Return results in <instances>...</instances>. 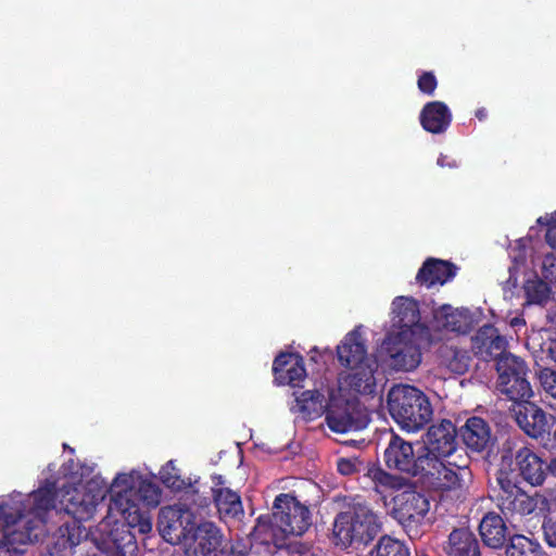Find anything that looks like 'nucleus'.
Here are the masks:
<instances>
[{
    "label": "nucleus",
    "instance_id": "nucleus-14",
    "mask_svg": "<svg viewBox=\"0 0 556 556\" xmlns=\"http://www.w3.org/2000/svg\"><path fill=\"white\" fill-rule=\"evenodd\" d=\"M391 330L395 332L429 333L428 328L420 321L418 302L410 296H396L391 303Z\"/></svg>",
    "mask_w": 556,
    "mask_h": 556
},
{
    "label": "nucleus",
    "instance_id": "nucleus-12",
    "mask_svg": "<svg viewBox=\"0 0 556 556\" xmlns=\"http://www.w3.org/2000/svg\"><path fill=\"white\" fill-rule=\"evenodd\" d=\"M430 509L428 498L412 490L399 492L393 497L392 516L403 527L409 538L415 539L420 535L419 528Z\"/></svg>",
    "mask_w": 556,
    "mask_h": 556
},
{
    "label": "nucleus",
    "instance_id": "nucleus-45",
    "mask_svg": "<svg viewBox=\"0 0 556 556\" xmlns=\"http://www.w3.org/2000/svg\"><path fill=\"white\" fill-rule=\"evenodd\" d=\"M476 116L479 118V119H483L485 116H486V112L484 109H480L476 112Z\"/></svg>",
    "mask_w": 556,
    "mask_h": 556
},
{
    "label": "nucleus",
    "instance_id": "nucleus-41",
    "mask_svg": "<svg viewBox=\"0 0 556 556\" xmlns=\"http://www.w3.org/2000/svg\"><path fill=\"white\" fill-rule=\"evenodd\" d=\"M418 88L420 91L432 94L437 88V79L432 73H425L418 79Z\"/></svg>",
    "mask_w": 556,
    "mask_h": 556
},
{
    "label": "nucleus",
    "instance_id": "nucleus-16",
    "mask_svg": "<svg viewBox=\"0 0 556 556\" xmlns=\"http://www.w3.org/2000/svg\"><path fill=\"white\" fill-rule=\"evenodd\" d=\"M384 460L389 468L416 477L419 470V448L415 451L409 442L392 434L384 451Z\"/></svg>",
    "mask_w": 556,
    "mask_h": 556
},
{
    "label": "nucleus",
    "instance_id": "nucleus-9",
    "mask_svg": "<svg viewBox=\"0 0 556 556\" xmlns=\"http://www.w3.org/2000/svg\"><path fill=\"white\" fill-rule=\"evenodd\" d=\"M348 389L352 391L349 386H342L339 381L338 389L329 392L326 422L333 432L356 431L365 428L368 422L365 409L356 395L348 392ZM353 392L356 393L354 390Z\"/></svg>",
    "mask_w": 556,
    "mask_h": 556
},
{
    "label": "nucleus",
    "instance_id": "nucleus-7",
    "mask_svg": "<svg viewBox=\"0 0 556 556\" xmlns=\"http://www.w3.org/2000/svg\"><path fill=\"white\" fill-rule=\"evenodd\" d=\"M388 408L392 418L408 432L421 429L433 415L428 396L409 384H396L390 389Z\"/></svg>",
    "mask_w": 556,
    "mask_h": 556
},
{
    "label": "nucleus",
    "instance_id": "nucleus-18",
    "mask_svg": "<svg viewBox=\"0 0 556 556\" xmlns=\"http://www.w3.org/2000/svg\"><path fill=\"white\" fill-rule=\"evenodd\" d=\"M472 341L476 353L483 358L494 356L497 359L502 354H505L504 350L507 341L493 326L481 327Z\"/></svg>",
    "mask_w": 556,
    "mask_h": 556
},
{
    "label": "nucleus",
    "instance_id": "nucleus-20",
    "mask_svg": "<svg viewBox=\"0 0 556 556\" xmlns=\"http://www.w3.org/2000/svg\"><path fill=\"white\" fill-rule=\"evenodd\" d=\"M81 521H74L59 529L60 536L52 547H49L45 556H66V551L78 545L89 535V531L80 525Z\"/></svg>",
    "mask_w": 556,
    "mask_h": 556
},
{
    "label": "nucleus",
    "instance_id": "nucleus-3",
    "mask_svg": "<svg viewBox=\"0 0 556 556\" xmlns=\"http://www.w3.org/2000/svg\"><path fill=\"white\" fill-rule=\"evenodd\" d=\"M159 529L172 544H181L185 556H255L241 544L225 551V536L212 521H202L193 507L176 504L161 509Z\"/></svg>",
    "mask_w": 556,
    "mask_h": 556
},
{
    "label": "nucleus",
    "instance_id": "nucleus-4",
    "mask_svg": "<svg viewBox=\"0 0 556 556\" xmlns=\"http://www.w3.org/2000/svg\"><path fill=\"white\" fill-rule=\"evenodd\" d=\"M309 509L290 494L275 498L273 514L260 516L251 533L260 544L282 547L288 536L302 535L311 527Z\"/></svg>",
    "mask_w": 556,
    "mask_h": 556
},
{
    "label": "nucleus",
    "instance_id": "nucleus-13",
    "mask_svg": "<svg viewBox=\"0 0 556 556\" xmlns=\"http://www.w3.org/2000/svg\"><path fill=\"white\" fill-rule=\"evenodd\" d=\"M515 418L518 426L529 435L540 440L541 444L556 452V419L546 415L538 406L526 402L515 409Z\"/></svg>",
    "mask_w": 556,
    "mask_h": 556
},
{
    "label": "nucleus",
    "instance_id": "nucleus-22",
    "mask_svg": "<svg viewBox=\"0 0 556 556\" xmlns=\"http://www.w3.org/2000/svg\"><path fill=\"white\" fill-rule=\"evenodd\" d=\"M464 443L473 451L484 450L491 442L488 424L479 417L469 418L460 429Z\"/></svg>",
    "mask_w": 556,
    "mask_h": 556
},
{
    "label": "nucleus",
    "instance_id": "nucleus-1",
    "mask_svg": "<svg viewBox=\"0 0 556 556\" xmlns=\"http://www.w3.org/2000/svg\"><path fill=\"white\" fill-rule=\"evenodd\" d=\"M109 494L108 515L99 523L93 536L94 552L88 556H137L138 546L129 528L140 533L152 529L146 509L161 502V490L138 470L118 472L108 488L105 480L96 475L86 482L63 485L58 493L66 514L77 521L91 519L98 506Z\"/></svg>",
    "mask_w": 556,
    "mask_h": 556
},
{
    "label": "nucleus",
    "instance_id": "nucleus-26",
    "mask_svg": "<svg viewBox=\"0 0 556 556\" xmlns=\"http://www.w3.org/2000/svg\"><path fill=\"white\" fill-rule=\"evenodd\" d=\"M501 507L503 510L515 511L521 515L530 514L535 508L534 501L516 485H504L502 479Z\"/></svg>",
    "mask_w": 556,
    "mask_h": 556
},
{
    "label": "nucleus",
    "instance_id": "nucleus-30",
    "mask_svg": "<svg viewBox=\"0 0 556 556\" xmlns=\"http://www.w3.org/2000/svg\"><path fill=\"white\" fill-rule=\"evenodd\" d=\"M497 389L514 402L526 403L533 394L526 375H515L506 380L497 381Z\"/></svg>",
    "mask_w": 556,
    "mask_h": 556
},
{
    "label": "nucleus",
    "instance_id": "nucleus-10",
    "mask_svg": "<svg viewBox=\"0 0 556 556\" xmlns=\"http://www.w3.org/2000/svg\"><path fill=\"white\" fill-rule=\"evenodd\" d=\"M530 240L520 239L511 247L510 257L513 265L509 267V278L506 286L516 288L519 276H523V293L527 304L544 305L551 299V289L547 282L536 269L530 270L528 251Z\"/></svg>",
    "mask_w": 556,
    "mask_h": 556
},
{
    "label": "nucleus",
    "instance_id": "nucleus-36",
    "mask_svg": "<svg viewBox=\"0 0 556 556\" xmlns=\"http://www.w3.org/2000/svg\"><path fill=\"white\" fill-rule=\"evenodd\" d=\"M160 479L167 488L175 491L182 490L187 485L173 460L167 462L162 467L160 470Z\"/></svg>",
    "mask_w": 556,
    "mask_h": 556
},
{
    "label": "nucleus",
    "instance_id": "nucleus-40",
    "mask_svg": "<svg viewBox=\"0 0 556 556\" xmlns=\"http://www.w3.org/2000/svg\"><path fill=\"white\" fill-rule=\"evenodd\" d=\"M543 531L547 544L556 547V519L547 517L543 522Z\"/></svg>",
    "mask_w": 556,
    "mask_h": 556
},
{
    "label": "nucleus",
    "instance_id": "nucleus-35",
    "mask_svg": "<svg viewBox=\"0 0 556 556\" xmlns=\"http://www.w3.org/2000/svg\"><path fill=\"white\" fill-rule=\"evenodd\" d=\"M370 556H409V552L401 541L382 536L370 552Z\"/></svg>",
    "mask_w": 556,
    "mask_h": 556
},
{
    "label": "nucleus",
    "instance_id": "nucleus-21",
    "mask_svg": "<svg viewBox=\"0 0 556 556\" xmlns=\"http://www.w3.org/2000/svg\"><path fill=\"white\" fill-rule=\"evenodd\" d=\"M448 108L440 101L429 102L420 113V123L425 130L432 134H441L451 123Z\"/></svg>",
    "mask_w": 556,
    "mask_h": 556
},
{
    "label": "nucleus",
    "instance_id": "nucleus-32",
    "mask_svg": "<svg viewBox=\"0 0 556 556\" xmlns=\"http://www.w3.org/2000/svg\"><path fill=\"white\" fill-rule=\"evenodd\" d=\"M214 500L219 515L224 518H236L243 514L240 496L228 488L214 490Z\"/></svg>",
    "mask_w": 556,
    "mask_h": 556
},
{
    "label": "nucleus",
    "instance_id": "nucleus-27",
    "mask_svg": "<svg viewBox=\"0 0 556 556\" xmlns=\"http://www.w3.org/2000/svg\"><path fill=\"white\" fill-rule=\"evenodd\" d=\"M480 535L485 545L502 547L506 541V527L502 517L495 513L486 514L480 522Z\"/></svg>",
    "mask_w": 556,
    "mask_h": 556
},
{
    "label": "nucleus",
    "instance_id": "nucleus-8",
    "mask_svg": "<svg viewBox=\"0 0 556 556\" xmlns=\"http://www.w3.org/2000/svg\"><path fill=\"white\" fill-rule=\"evenodd\" d=\"M380 529L378 515L369 506L358 503L337 516L333 538L337 545L358 548L372 541Z\"/></svg>",
    "mask_w": 556,
    "mask_h": 556
},
{
    "label": "nucleus",
    "instance_id": "nucleus-19",
    "mask_svg": "<svg viewBox=\"0 0 556 556\" xmlns=\"http://www.w3.org/2000/svg\"><path fill=\"white\" fill-rule=\"evenodd\" d=\"M434 321L438 328L465 333L470 329L472 319L467 309L443 305L434 311Z\"/></svg>",
    "mask_w": 556,
    "mask_h": 556
},
{
    "label": "nucleus",
    "instance_id": "nucleus-17",
    "mask_svg": "<svg viewBox=\"0 0 556 556\" xmlns=\"http://www.w3.org/2000/svg\"><path fill=\"white\" fill-rule=\"evenodd\" d=\"M273 370L279 384L296 387L306 376L301 356L292 353H281L274 362Z\"/></svg>",
    "mask_w": 556,
    "mask_h": 556
},
{
    "label": "nucleus",
    "instance_id": "nucleus-37",
    "mask_svg": "<svg viewBox=\"0 0 556 556\" xmlns=\"http://www.w3.org/2000/svg\"><path fill=\"white\" fill-rule=\"evenodd\" d=\"M369 477L376 483L377 488L394 489L400 485L397 478L378 468L369 470Z\"/></svg>",
    "mask_w": 556,
    "mask_h": 556
},
{
    "label": "nucleus",
    "instance_id": "nucleus-28",
    "mask_svg": "<svg viewBox=\"0 0 556 556\" xmlns=\"http://www.w3.org/2000/svg\"><path fill=\"white\" fill-rule=\"evenodd\" d=\"M455 275L452 265L441 260H428L417 274V280L428 287L443 285Z\"/></svg>",
    "mask_w": 556,
    "mask_h": 556
},
{
    "label": "nucleus",
    "instance_id": "nucleus-25",
    "mask_svg": "<svg viewBox=\"0 0 556 556\" xmlns=\"http://www.w3.org/2000/svg\"><path fill=\"white\" fill-rule=\"evenodd\" d=\"M516 460L520 475L531 485H540L545 478L543 463L530 448L522 447L517 452Z\"/></svg>",
    "mask_w": 556,
    "mask_h": 556
},
{
    "label": "nucleus",
    "instance_id": "nucleus-11",
    "mask_svg": "<svg viewBox=\"0 0 556 556\" xmlns=\"http://www.w3.org/2000/svg\"><path fill=\"white\" fill-rule=\"evenodd\" d=\"M429 333L395 332L390 330L382 342L389 366L395 370L412 371L421 363L420 346L428 342Z\"/></svg>",
    "mask_w": 556,
    "mask_h": 556
},
{
    "label": "nucleus",
    "instance_id": "nucleus-46",
    "mask_svg": "<svg viewBox=\"0 0 556 556\" xmlns=\"http://www.w3.org/2000/svg\"><path fill=\"white\" fill-rule=\"evenodd\" d=\"M438 165H439V166H444V165H445L444 156H440V157L438 159Z\"/></svg>",
    "mask_w": 556,
    "mask_h": 556
},
{
    "label": "nucleus",
    "instance_id": "nucleus-6",
    "mask_svg": "<svg viewBox=\"0 0 556 556\" xmlns=\"http://www.w3.org/2000/svg\"><path fill=\"white\" fill-rule=\"evenodd\" d=\"M451 457L419 456V480L429 489L440 493L441 498L460 501L468 493L470 470L458 466Z\"/></svg>",
    "mask_w": 556,
    "mask_h": 556
},
{
    "label": "nucleus",
    "instance_id": "nucleus-38",
    "mask_svg": "<svg viewBox=\"0 0 556 556\" xmlns=\"http://www.w3.org/2000/svg\"><path fill=\"white\" fill-rule=\"evenodd\" d=\"M539 224L547 225L546 240L549 248L556 251V212L551 215L542 216L538 219Z\"/></svg>",
    "mask_w": 556,
    "mask_h": 556
},
{
    "label": "nucleus",
    "instance_id": "nucleus-31",
    "mask_svg": "<svg viewBox=\"0 0 556 556\" xmlns=\"http://www.w3.org/2000/svg\"><path fill=\"white\" fill-rule=\"evenodd\" d=\"M528 263L532 269H536L539 274L549 283H556V251H540L535 255L532 254V245L529 243Z\"/></svg>",
    "mask_w": 556,
    "mask_h": 556
},
{
    "label": "nucleus",
    "instance_id": "nucleus-2",
    "mask_svg": "<svg viewBox=\"0 0 556 556\" xmlns=\"http://www.w3.org/2000/svg\"><path fill=\"white\" fill-rule=\"evenodd\" d=\"M55 481L47 479L45 485L24 495L13 492L0 502V556L22 553V547L41 538L50 516L55 511Z\"/></svg>",
    "mask_w": 556,
    "mask_h": 556
},
{
    "label": "nucleus",
    "instance_id": "nucleus-42",
    "mask_svg": "<svg viewBox=\"0 0 556 556\" xmlns=\"http://www.w3.org/2000/svg\"><path fill=\"white\" fill-rule=\"evenodd\" d=\"M338 470L340 471V473L349 476L356 471V465L352 460L340 459L338 462Z\"/></svg>",
    "mask_w": 556,
    "mask_h": 556
},
{
    "label": "nucleus",
    "instance_id": "nucleus-29",
    "mask_svg": "<svg viewBox=\"0 0 556 556\" xmlns=\"http://www.w3.org/2000/svg\"><path fill=\"white\" fill-rule=\"evenodd\" d=\"M440 365L453 374L466 372L470 365V355L466 350L454 345H444L439 351Z\"/></svg>",
    "mask_w": 556,
    "mask_h": 556
},
{
    "label": "nucleus",
    "instance_id": "nucleus-39",
    "mask_svg": "<svg viewBox=\"0 0 556 556\" xmlns=\"http://www.w3.org/2000/svg\"><path fill=\"white\" fill-rule=\"evenodd\" d=\"M540 382L552 397L556 399V371L544 368L540 372Z\"/></svg>",
    "mask_w": 556,
    "mask_h": 556
},
{
    "label": "nucleus",
    "instance_id": "nucleus-34",
    "mask_svg": "<svg viewBox=\"0 0 556 556\" xmlns=\"http://www.w3.org/2000/svg\"><path fill=\"white\" fill-rule=\"evenodd\" d=\"M506 554L507 556H544L540 545L523 535H516L510 540Z\"/></svg>",
    "mask_w": 556,
    "mask_h": 556
},
{
    "label": "nucleus",
    "instance_id": "nucleus-47",
    "mask_svg": "<svg viewBox=\"0 0 556 556\" xmlns=\"http://www.w3.org/2000/svg\"><path fill=\"white\" fill-rule=\"evenodd\" d=\"M48 471H49V472L53 471L52 465H49V466H48Z\"/></svg>",
    "mask_w": 556,
    "mask_h": 556
},
{
    "label": "nucleus",
    "instance_id": "nucleus-15",
    "mask_svg": "<svg viewBox=\"0 0 556 556\" xmlns=\"http://www.w3.org/2000/svg\"><path fill=\"white\" fill-rule=\"evenodd\" d=\"M456 429L448 420H443L429 428L424 444L419 447V456L452 457L456 451Z\"/></svg>",
    "mask_w": 556,
    "mask_h": 556
},
{
    "label": "nucleus",
    "instance_id": "nucleus-5",
    "mask_svg": "<svg viewBox=\"0 0 556 556\" xmlns=\"http://www.w3.org/2000/svg\"><path fill=\"white\" fill-rule=\"evenodd\" d=\"M337 355L339 362L350 369L339 379L342 386H349L359 394L374 393L378 362L375 356L367 354L362 327H356L344 337L337 346Z\"/></svg>",
    "mask_w": 556,
    "mask_h": 556
},
{
    "label": "nucleus",
    "instance_id": "nucleus-23",
    "mask_svg": "<svg viewBox=\"0 0 556 556\" xmlns=\"http://www.w3.org/2000/svg\"><path fill=\"white\" fill-rule=\"evenodd\" d=\"M444 552L447 556H480L476 538L465 528L451 532Z\"/></svg>",
    "mask_w": 556,
    "mask_h": 556
},
{
    "label": "nucleus",
    "instance_id": "nucleus-24",
    "mask_svg": "<svg viewBox=\"0 0 556 556\" xmlns=\"http://www.w3.org/2000/svg\"><path fill=\"white\" fill-rule=\"evenodd\" d=\"M294 396L295 401L291 410L299 414L303 419H314L326 413L327 404L324 403V396L318 391L295 392Z\"/></svg>",
    "mask_w": 556,
    "mask_h": 556
},
{
    "label": "nucleus",
    "instance_id": "nucleus-43",
    "mask_svg": "<svg viewBox=\"0 0 556 556\" xmlns=\"http://www.w3.org/2000/svg\"><path fill=\"white\" fill-rule=\"evenodd\" d=\"M548 353H549L551 358L556 363V331H555L554 337L551 338Z\"/></svg>",
    "mask_w": 556,
    "mask_h": 556
},
{
    "label": "nucleus",
    "instance_id": "nucleus-44",
    "mask_svg": "<svg viewBox=\"0 0 556 556\" xmlns=\"http://www.w3.org/2000/svg\"><path fill=\"white\" fill-rule=\"evenodd\" d=\"M509 324L513 328H519V327L525 326V319L521 317H514L510 319Z\"/></svg>",
    "mask_w": 556,
    "mask_h": 556
},
{
    "label": "nucleus",
    "instance_id": "nucleus-33",
    "mask_svg": "<svg viewBox=\"0 0 556 556\" xmlns=\"http://www.w3.org/2000/svg\"><path fill=\"white\" fill-rule=\"evenodd\" d=\"M496 370L498 380L503 381L515 375H527V366L525 362L510 353L502 354L496 359Z\"/></svg>",
    "mask_w": 556,
    "mask_h": 556
}]
</instances>
